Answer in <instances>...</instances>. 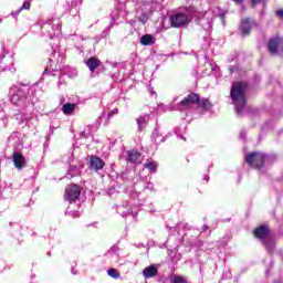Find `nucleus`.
I'll return each instance as SVG.
<instances>
[{
  "mask_svg": "<svg viewBox=\"0 0 283 283\" xmlns=\"http://www.w3.org/2000/svg\"><path fill=\"white\" fill-rule=\"evenodd\" d=\"M10 227H12V222H10Z\"/></svg>",
  "mask_w": 283,
  "mask_h": 283,
  "instance_id": "nucleus-42",
  "label": "nucleus"
},
{
  "mask_svg": "<svg viewBox=\"0 0 283 283\" xmlns=\"http://www.w3.org/2000/svg\"><path fill=\"white\" fill-rule=\"evenodd\" d=\"M145 169H149L151 172H156V169H158V164L155 161H149L144 165Z\"/></svg>",
  "mask_w": 283,
  "mask_h": 283,
  "instance_id": "nucleus-26",
  "label": "nucleus"
},
{
  "mask_svg": "<svg viewBox=\"0 0 283 283\" xmlns=\"http://www.w3.org/2000/svg\"><path fill=\"white\" fill-rule=\"evenodd\" d=\"M21 9L19 8L17 11H12L11 12V15L13 17V18H17V17H19V14H21Z\"/></svg>",
  "mask_w": 283,
  "mask_h": 283,
  "instance_id": "nucleus-31",
  "label": "nucleus"
},
{
  "mask_svg": "<svg viewBox=\"0 0 283 283\" xmlns=\"http://www.w3.org/2000/svg\"><path fill=\"white\" fill-rule=\"evenodd\" d=\"M240 30L243 36L251 34V19L244 18L241 20Z\"/></svg>",
  "mask_w": 283,
  "mask_h": 283,
  "instance_id": "nucleus-13",
  "label": "nucleus"
},
{
  "mask_svg": "<svg viewBox=\"0 0 283 283\" xmlns=\"http://www.w3.org/2000/svg\"><path fill=\"white\" fill-rule=\"evenodd\" d=\"M280 45H282V38L280 36L271 38L268 42V51L273 56L275 54H280Z\"/></svg>",
  "mask_w": 283,
  "mask_h": 283,
  "instance_id": "nucleus-10",
  "label": "nucleus"
},
{
  "mask_svg": "<svg viewBox=\"0 0 283 283\" xmlns=\"http://www.w3.org/2000/svg\"><path fill=\"white\" fill-rule=\"evenodd\" d=\"M244 107H247V98H243L237 103L235 105L237 114H242V112L244 111Z\"/></svg>",
  "mask_w": 283,
  "mask_h": 283,
  "instance_id": "nucleus-22",
  "label": "nucleus"
},
{
  "mask_svg": "<svg viewBox=\"0 0 283 283\" xmlns=\"http://www.w3.org/2000/svg\"><path fill=\"white\" fill-rule=\"evenodd\" d=\"M74 109H76V104L74 103H66L62 106V112L65 116H72V114H74Z\"/></svg>",
  "mask_w": 283,
  "mask_h": 283,
  "instance_id": "nucleus-17",
  "label": "nucleus"
},
{
  "mask_svg": "<svg viewBox=\"0 0 283 283\" xmlns=\"http://www.w3.org/2000/svg\"><path fill=\"white\" fill-rule=\"evenodd\" d=\"M109 277H113L114 280H118L120 277V273H118V271H116V269H109L107 271Z\"/></svg>",
  "mask_w": 283,
  "mask_h": 283,
  "instance_id": "nucleus-29",
  "label": "nucleus"
},
{
  "mask_svg": "<svg viewBox=\"0 0 283 283\" xmlns=\"http://www.w3.org/2000/svg\"><path fill=\"white\" fill-rule=\"evenodd\" d=\"M232 1H234V3H242V1L244 0H232Z\"/></svg>",
  "mask_w": 283,
  "mask_h": 283,
  "instance_id": "nucleus-37",
  "label": "nucleus"
},
{
  "mask_svg": "<svg viewBox=\"0 0 283 283\" xmlns=\"http://www.w3.org/2000/svg\"><path fill=\"white\" fill-rule=\"evenodd\" d=\"M12 160L15 169L21 171L24 167H28V159H25V156L21 154V151H13L12 154Z\"/></svg>",
  "mask_w": 283,
  "mask_h": 283,
  "instance_id": "nucleus-9",
  "label": "nucleus"
},
{
  "mask_svg": "<svg viewBox=\"0 0 283 283\" xmlns=\"http://www.w3.org/2000/svg\"><path fill=\"white\" fill-rule=\"evenodd\" d=\"M2 59H6V54L4 53L0 54V61H2Z\"/></svg>",
  "mask_w": 283,
  "mask_h": 283,
  "instance_id": "nucleus-36",
  "label": "nucleus"
},
{
  "mask_svg": "<svg viewBox=\"0 0 283 283\" xmlns=\"http://www.w3.org/2000/svg\"><path fill=\"white\" fill-rule=\"evenodd\" d=\"M143 275L145 280H149V277H156L158 275V269L156 265H149L143 270Z\"/></svg>",
  "mask_w": 283,
  "mask_h": 283,
  "instance_id": "nucleus-14",
  "label": "nucleus"
},
{
  "mask_svg": "<svg viewBox=\"0 0 283 283\" xmlns=\"http://www.w3.org/2000/svg\"><path fill=\"white\" fill-rule=\"evenodd\" d=\"M245 163L253 169H262L266 163V155L261 151H252L245 156Z\"/></svg>",
  "mask_w": 283,
  "mask_h": 283,
  "instance_id": "nucleus-2",
  "label": "nucleus"
},
{
  "mask_svg": "<svg viewBox=\"0 0 283 283\" xmlns=\"http://www.w3.org/2000/svg\"><path fill=\"white\" fill-rule=\"evenodd\" d=\"M170 283H187V277L175 275L170 279Z\"/></svg>",
  "mask_w": 283,
  "mask_h": 283,
  "instance_id": "nucleus-28",
  "label": "nucleus"
},
{
  "mask_svg": "<svg viewBox=\"0 0 283 283\" xmlns=\"http://www.w3.org/2000/svg\"><path fill=\"white\" fill-rule=\"evenodd\" d=\"M138 125V132H143L147 127V123H149V115H143L136 118Z\"/></svg>",
  "mask_w": 283,
  "mask_h": 283,
  "instance_id": "nucleus-16",
  "label": "nucleus"
},
{
  "mask_svg": "<svg viewBox=\"0 0 283 283\" xmlns=\"http://www.w3.org/2000/svg\"><path fill=\"white\" fill-rule=\"evenodd\" d=\"M276 17H279V19H283V9H279L276 12H275Z\"/></svg>",
  "mask_w": 283,
  "mask_h": 283,
  "instance_id": "nucleus-34",
  "label": "nucleus"
},
{
  "mask_svg": "<svg viewBox=\"0 0 283 283\" xmlns=\"http://www.w3.org/2000/svg\"><path fill=\"white\" fill-rule=\"evenodd\" d=\"M20 10L23 12V10H30V2L24 1L22 7H20Z\"/></svg>",
  "mask_w": 283,
  "mask_h": 283,
  "instance_id": "nucleus-30",
  "label": "nucleus"
},
{
  "mask_svg": "<svg viewBox=\"0 0 283 283\" xmlns=\"http://www.w3.org/2000/svg\"><path fill=\"white\" fill-rule=\"evenodd\" d=\"M253 238L256 240H261V242H264L269 235H271V228H269V224H261L258 226L253 231H252Z\"/></svg>",
  "mask_w": 283,
  "mask_h": 283,
  "instance_id": "nucleus-8",
  "label": "nucleus"
},
{
  "mask_svg": "<svg viewBox=\"0 0 283 283\" xmlns=\"http://www.w3.org/2000/svg\"><path fill=\"white\" fill-rule=\"evenodd\" d=\"M81 186L76 184L69 185L65 188L64 192V200H67L69 202H76L78 198H81Z\"/></svg>",
  "mask_w": 283,
  "mask_h": 283,
  "instance_id": "nucleus-6",
  "label": "nucleus"
},
{
  "mask_svg": "<svg viewBox=\"0 0 283 283\" xmlns=\"http://www.w3.org/2000/svg\"><path fill=\"white\" fill-rule=\"evenodd\" d=\"M220 18H221V19H224V14H220Z\"/></svg>",
  "mask_w": 283,
  "mask_h": 283,
  "instance_id": "nucleus-40",
  "label": "nucleus"
},
{
  "mask_svg": "<svg viewBox=\"0 0 283 283\" xmlns=\"http://www.w3.org/2000/svg\"><path fill=\"white\" fill-rule=\"evenodd\" d=\"M83 134L85 135V130L83 132Z\"/></svg>",
  "mask_w": 283,
  "mask_h": 283,
  "instance_id": "nucleus-44",
  "label": "nucleus"
},
{
  "mask_svg": "<svg viewBox=\"0 0 283 283\" xmlns=\"http://www.w3.org/2000/svg\"><path fill=\"white\" fill-rule=\"evenodd\" d=\"M117 212L123 217L129 216L132 213V208H125V206H119L117 207Z\"/></svg>",
  "mask_w": 283,
  "mask_h": 283,
  "instance_id": "nucleus-24",
  "label": "nucleus"
},
{
  "mask_svg": "<svg viewBox=\"0 0 283 283\" xmlns=\"http://www.w3.org/2000/svg\"><path fill=\"white\" fill-rule=\"evenodd\" d=\"M202 107L205 109H208L209 108V101L208 99H202Z\"/></svg>",
  "mask_w": 283,
  "mask_h": 283,
  "instance_id": "nucleus-33",
  "label": "nucleus"
},
{
  "mask_svg": "<svg viewBox=\"0 0 283 283\" xmlns=\"http://www.w3.org/2000/svg\"><path fill=\"white\" fill-rule=\"evenodd\" d=\"M138 21H140V23H144V24L147 23V21H149V12L143 11L138 17Z\"/></svg>",
  "mask_w": 283,
  "mask_h": 283,
  "instance_id": "nucleus-27",
  "label": "nucleus"
},
{
  "mask_svg": "<svg viewBox=\"0 0 283 283\" xmlns=\"http://www.w3.org/2000/svg\"><path fill=\"white\" fill-rule=\"evenodd\" d=\"M186 101H188V104L191 105H198L200 103V95L196 93L189 94L187 97H185Z\"/></svg>",
  "mask_w": 283,
  "mask_h": 283,
  "instance_id": "nucleus-18",
  "label": "nucleus"
},
{
  "mask_svg": "<svg viewBox=\"0 0 283 283\" xmlns=\"http://www.w3.org/2000/svg\"><path fill=\"white\" fill-rule=\"evenodd\" d=\"M247 87H248V85L245 82L233 83L231 91H230V96H231L232 101L238 103L239 101L247 98L245 97Z\"/></svg>",
  "mask_w": 283,
  "mask_h": 283,
  "instance_id": "nucleus-3",
  "label": "nucleus"
},
{
  "mask_svg": "<svg viewBox=\"0 0 283 283\" xmlns=\"http://www.w3.org/2000/svg\"><path fill=\"white\" fill-rule=\"evenodd\" d=\"M116 114H118V108H115V109H113V111L109 112V114H108V119L112 118V116H114V115H116Z\"/></svg>",
  "mask_w": 283,
  "mask_h": 283,
  "instance_id": "nucleus-32",
  "label": "nucleus"
},
{
  "mask_svg": "<svg viewBox=\"0 0 283 283\" xmlns=\"http://www.w3.org/2000/svg\"><path fill=\"white\" fill-rule=\"evenodd\" d=\"M155 0H137V6L139 10H145L147 6H154Z\"/></svg>",
  "mask_w": 283,
  "mask_h": 283,
  "instance_id": "nucleus-21",
  "label": "nucleus"
},
{
  "mask_svg": "<svg viewBox=\"0 0 283 283\" xmlns=\"http://www.w3.org/2000/svg\"><path fill=\"white\" fill-rule=\"evenodd\" d=\"M189 23H191V15L189 14L177 12L170 15L171 28H185Z\"/></svg>",
  "mask_w": 283,
  "mask_h": 283,
  "instance_id": "nucleus-4",
  "label": "nucleus"
},
{
  "mask_svg": "<svg viewBox=\"0 0 283 283\" xmlns=\"http://www.w3.org/2000/svg\"><path fill=\"white\" fill-rule=\"evenodd\" d=\"M85 63L91 72H95L97 67H101V60L96 57H90Z\"/></svg>",
  "mask_w": 283,
  "mask_h": 283,
  "instance_id": "nucleus-15",
  "label": "nucleus"
},
{
  "mask_svg": "<svg viewBox=\"0 0 283 283\" xmlns=\"http://www.w3.org/2000/svg\"><path fill=\"white\" fill-rule=\"evenodd\" d=\"M153 140L155 145H160V143H165V137H161L157 130L153 133Z\"/></svg>",
  "mask_w": 283,
  "mask_h": 283,
  "instance_id": "nucleus-25",
  "label": "nucleus"
},
{
  "mask_svg": "<svg viewBox=\"0 0 283 283\" xmlns=\"http://www.w3.org/2000/svg\"><path fill=\"white\" fill-rule=\"evenodd\" d=\"M281 45H282V52H283V38H281Z\"/></svg>",
  "mask_w": 283,
  "mask_h": 283,
  "instance_id": "nucleus-39",
  "label": "nucleus"
},
{
  "mask_svg": "<svg viewBox=\"0 0 283 283\" xmlns=\"http://www.w3.org/2000/svg\"><path fill=\"white\" fill-rule=\"evenodd\" d=\"M59 59H60V62L59 60L56 62L52 59L49 60V63L43 72V76H45V74H52L53 76H59V74L61 73V70H63V57L59 55Z\"/></svg>",
  "mask_w": 283,
  "mask_h": 283,
  "instance_id": "nucleus-5",
  "label": "nucleus"
},
{
  "mask_svg": "<svg viewBox=\"0 0 283 283\" xmlns=\"http://www.w3.org/2000/svg\"><path fill=\"white\" fill-rule=\"evenodd\" d=\"M30 90L29 84L18 83V85L11 90L12 105L20 107V109H28L30 105V98H28V96H30Z\"/></svg>",
  "mask_w": 283,
  "mask_h": 283,
  "instance_id": "nucleus-1",
  "label": "nucleus"
},
{
  "mask_svg": "<svg viewBox=\"0 0 283 283\" xmlns=\"http://www.w3.org/2000/svg\"><path fill=\"white\" fill-rule=\"evenodd\" d=\"M69 174H70V176H72V178H74L75 176H78V174H81V170L78 169V166L70 165Z\"/></svg>",
  "mask_w": 283,
  "mask_h": 283,
  "instance_id": "nucleus-23",
  "label": "nucleus"
},
{
  "mask_svg": "<svg viewBox=\"0 0 283 283\" xmlns=\"http://www.w3.org/2000/svg\"><path fill=\"white\" fill-rule=\"evenodd\" d=\"M182 140H187V138H185L184 136H181Z\"/></svg>",
  "mask_w": 283,
  "mask_h": 283,
  "instance_id": "nucleus-41",
  "label": "nucleus"
},
{
  "mask_svg": "<svg viewBox=\"0 0 283 283\" xmlns=\"http://www.w3.org/2000/svg\"><path fill=\"white\" fill-rule=\"evenodd\" d=\"M86 160L88 163V169H95V171H98L105 167V161H103L101 157L88 156L86 157Z\"/></svg>",
  "mask_w": 283,
  "mask_h": 283,
  "instance_id": "nucleus-11",
  "label": "nucleus"
},
{
  "mask_svg": "<svg viewBox=\"0 0 283 283\" xmlns=\"http://www.w3.org/2000/svg\"><path fill=\"white\" fill-rule=\"evenodd\" d=\"M252 8H255L258 3H262V0H251Z\"/></svg>",
  "mask_w": 283,
  "mask_h": 283,
  "instance_id": "nucleus-35",
  "label": "nucleus"
},
{
  "mask_svg": "<svg viewBox=\"0 0 283 283\" xmlns=\"http://www.w3.org/2000/svg\"><path fill=\"white\" fill-rule=\"evenodd\" d=\"M2 52H6V43H2Z\"/></svg>",
  "mask_w": 283,
  "mask_h": 283,
  "instance_id": "nucleus-38",
  "label": "nucleus"
},
{
  "mask_svg": "<svg viewBox=\"0 0 283 283\" xmlns=\"http://www.w3.org/2000/svg\"><path fill=\"white\" fill-rule=\"evenodd\" d=\"M42 31H46L50 39H53L55 34L61 32V20H50L48 23L42 25Z\"/></svg>",
  "mask_w": 283,
  "mask_h": 283,
  "instance_id": "nucleus-7",
  "label": "nucleus"
},
{
  "mask_svg": "<svg viewBox=\"0 0 283 283\" xmlns=\"http://www.w3.org/2000/svg\"><path fill=\"white\" fill-rule=\"evenodd\" d=\"M140 160V153L136 149L126 151V163L130 165H136Z\"/></svg>",
  "mask_w": 283,
  "mask_h": 283,
  "instance_id": "nucleus-12",
  "label": "nucleus"
},
{
  "mask_svg": "<svg viewBox=\"0 0 283 283\" xmlns=\"http://www.w3.org/2000/svg\"><path fill=\"white\" fill-rule=\"evenodd\" d=\"M49 255H52V253L49 252Z\"/></svg>",
  "mask_w": 283,
  "mask_h": 283,
  "instance_id": "nucleus-43",
  "label": "nucleus"
},
{
  "mask_svg": "<svg viewBox=\"0 0 283 283\" xmlns=\"http://www.w3.org/2000/svg\"><path fill=\"white\" fill-rule=\"evenodd\" d=\"M142 45H154V35L145 34L140 38Z\"/></svg>",
  "mask_w": 283,
  "mask_h": 283,
  "instance_id": "nucleus-20",
  "label": "nucleus"
},
{
  "mask_svg": "<svg viewBox=\"0 0 283 283\" xmlns=\"http://www.w3.org/2000/svg\"><path fill=\"white\" fill-rule=\"evenodd\" d=\"M191 106L189 105V102L186 101L185 98L180 101L178 104H176L175 108L178 112H186V109H189Z\"/></svg>",
  "mask_w": 283,
  "mask_h": 283,
  "instance_id": "nucleus-19",
  "label": "nucleus"
}]
</instances>
